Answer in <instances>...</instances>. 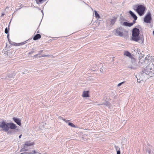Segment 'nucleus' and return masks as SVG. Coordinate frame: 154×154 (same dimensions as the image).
Returning a JSON list of instances; mask_svg holds the SVG:
<instances>
[{
    "label": "nucleus",
    "instance_id": "nucleus-27",
    "mask_svg": "<svg viewBox=\"0 0 154 154\" xmlns=\"http://www.w3.org/2000/svg\"><path fill=\"white\" fill-rule=\"evenodd\" d=\"M34 52V51H31L29 52V54H33Z\"/></svg>",
    "mask_w": 154,
    "mask_h": 154
},
{
    "label": "nucleus",
    "instance_id": "nucleus-37",
    "mask_svg": "<svg viewBox=\"0 0 154 154\" xmlns=\"http://www.w3.org/2000/svg\"><path fill=\"white\" fill-rule=\"evenodd\" d=\"M23 153H22L20 154H22Z\"/></svg>",
    "mask_w": 154,
    "mask_h": 154
},
{
    "label": "nucleus",
    "instance_id": "nucleus-5",
    "mask_svg": "<svg viewBox=\"0 0 154 154\" xmlns=\"http://www.w3.org/2000/svg\"><path fill=\"white\" fill-rule=\"evenodd\" d=\"M145 9L146 8L144 6L140 5L137 7L135 10L140 16H142L144 14Z\"/></svg>",
    "mask_w": 154,
    "mask_h": 154
},
{
    "label": "nucleus",
    "instance_id": "nucleus-29",
    "mask_svg": "<svg viewBox=\"0 0 154 154\" xmlns=\"http://www.w3.org/2000/svg\"><path fill=\"white\" fill-rule=\"evenodd\" d=\"M4 54L6 55H8V52L7 51H5Z\"/></svg>",
    "mask_w": 154,
    "mask_h": 154
},
{
    "label": "nucleus",
    "instance_id": "nucleus-31",
    "mask_svg": "<svg viewBox=\"0 0 154 154\" xmlns=\"http://www.w3.org/2000/svg\"><path fill=\"white\" fill-rule=\"evenodd\" d=\"M43 51L42 50L40 51H39V53H38V54H39L41 52H42Z\"/></svg>",
    "mask_w": 154,
    "mask_h": 154
},
{
    "label": "nucleus",
    "instance_id": "nucleus-8",
    "mask_svg": "<svg viewBox=\"0 0 154 154\" xmlns=\"http://www.w3.org/2000/svg\"><path fill=\"white\" fill-rule=\"evenodd\" d=\"M139 35L140 30L139 29L137 28H134L132 32V35Z\"/></svg>",
    "mask_w": 154,
    "mask_h": 154
},
{
    "label": "nucleus",
    "instance_id": "nucleus-17",
    "mask_svg": "<svg viewBox=\"0 0 154 154\" xmlns=\"http://www.w3.org/2000/svg\"><path fill=\"white\" fill-rule=\"evenodd\" d=\"M34 144V143L33 142L31 143L30 141H27L25 143V145L27 146H32Z\"/></svg>",
    "mask_w": 154,
    "mask_h": 154
},
{
    "label": "nucleus",
    "instance_id": "nucleus-35",
    "mask_svg": "<svg viewBox=\"0 0 154 154\" xmlns=\"http://www.w3.org/2000/svg\"><path fill=\"white\" fill-rule=\"evenodd\" d=\"M38 54H36V55H35L34 56V57H36L37 56H38Z\"/></svg>",
    "mask_w": 154,
    "mask_h": 154
},
{
    "label": "nucleus",
    "instance_id": "nucleus-18",
    "mask_svg": "<svg viewBox=\"0 0 154 154\" xmlns=\"http://www.w3.org/2000/svg\"><path fill=\"white\" fill-rule=\"evenodd\" d=\"M9 31V29L7 27H6L5 29V32L6 34H8V35H7V38L8 39V41H9V34H8Z\"/></svg>",
    "mask_w": 154,
    "mask_h": 154
},
{
    "label": "nucleus",
    "instance_id": "nucleus-34",
    "mask_svg": "<svg viewBox=\"0 0 154 154\" xmlns=\"http://www.w3.org/2000/svg\"><path fill=\"white\" fill-rule=\"evenodd\" d=\"M22 136V134L20 135L19 136V138H21V136Z\"/></svg>",
    "mask_w": 154,
    "mask_h": 154
},
{
    "label": "nucleus",
    "instance_id": "nucleus-28",
    "mask_svg": "<svg viewBox=\"0 0 154 154\" xmlns=\"http://www.w3.org/2000/svg\"><path fill=\"white\" fill-rule=\"evenodd\" d=\"M123 83V82H122L121 83H119L118 85V86H120V85H121Z\"/></svg>",
    "mask_w": 154,
    "mask_h": 154
},
{
    "label": "nucleus",
    "instance_id": "nucleus-13",
    "mask_svg": "<svg viewBox=\"0 0 154 154\" xmlns=\"http://www.w3.org/2000/svg\"><path fill=\"white\" fill-rule=\"evenodd\" d=\"M132 23H128L127 22H124L122 23V25L125 26L131 27L132 26Z\"/></svg>",
    "mask_w": 154,
    "mask_h": 154
},
{
    "label": "nucleus",
    "instance_id": "nucleus-2",
    "mask_svg": "<svg viewBox=\"0 0 154 154\" xmlns=\"http://www.w3.org/2000/svg\"><path fill=\"white\" fill-rule=\"evenodd\" d=\"M140 57V56L139 61L137 62L134 58H131L132 64L128 66V67L131 69L134 70L139 67L141 65L140 64H142L144 62L143 60H141L142 57Z\"/></svg>",
    "mask_w": 154,
    "mask_h": 154
},
{
    "label": "nucleus",
    "instance_id": "nucleus-10",
    "mask_svg": "<svg viewBox=\"0 0 154 154\" xmlns=\"http://www.w3.org/2000/svg\"><path fill=\"white\" fill-rule=\"evenodd\" d=\"M8 125L10 128L12 129H16L17 127L16 125L13 123H8Z\"/></svg>",
    "mask_w": 154,
    "mask_h": 154
},
{
    "label": "nucleus",
    "instance_id": "nucleus-36",
    "mask_svg": "<svg viewBox=\"0 0 154 154\" xmlns=\"http://www.w3.org/2000/svg\"><path fill=\"white\" fill-rule=\"evenodd\" d=\"M153 35H154V31H153Z\"/></svg>",
    "mask_w": 154,
    "mask_h": 154
},
{
    "label": "nucleus",
    "instance_id": "nucleus-3",
    "mask_svg": "<svg viewBox=\"0 0 154 154\" xmlns=\"http://www.w3.org/2000/svg\"><path fill=\"white\" fill-rule=\"evenodd\" d=\"M131 40L134 41L138 42L142 44L143 42L144 38L143 35H132Z\"/></svg>",
    "mask_w": 154,
    "mask_h": 154
},
{
    "label": "nucleus",
    "instance_id": "nucleus-32",
    "mask_svg": "<svg viewBox=\"0 0 154 154\" xmlns=\"http://www.w3.org/2000/svg\"><path fill=\"white\" fill-rule=\"evenodd\" d=\"M20 44L21 45H24L25 44V43H24V42H22V43H20Z\"/></svg>",
    "mask_w": 154,
    "mask_h": 154
},
{
    "label": "nucleus",
    "instance_id": "nucleus-16",
    "mask_svg": "<svg viewBox=\"0 0 154 154\" xmlns=\"http://www.w3.org/2000/svg\"><path fill=\"white\" fill-rule=\"evenodd\" d=\"M88 91H84L83 92L82 96L84 97H89Z\"/></svg>",
    "mask_w": 154,
    "mask_h": 154
},
{
    "label": "nucleus",
    "instance_id": "nucleus-6",
    "mask_svg": "<svg viewBox=\"0 0 154 154\" xmlns=\"http://www.w3.org/2000/svg\"><path fill=\"white\" fill-rule=\"evenodd\" d=\"M0 128H2L3 131H8L9 130L8 123L6 124L4 121L0 122Z\"/></svg>",
    "mask_w": 154,
    "mask_h": 154
},
{
    "label": "nucleus",
    "instance_id": "nucleus-26",
    "mask_svg": "<svg viewBox=\"0 0 154 154\" xmlns=\"http://www.w3.org/2000/svg\"><path fill=\"white\" fill-rule=\"evenodd\" d=\"M121 152L120 150L117 151V154H120Z\"/></svg>",
    "mask_w": 154,
    "mask_h": 154
},
{
    "label": "nucleus",
    "instance_id": "nucleus-7",
    "mask_svg": "<svg viewBox=\"0 0 154 154\" xmlns=\"http://www.w3.org/2000/svg\"><path fill=\"white\" fill-rule=\"evenodd\" d=\"M152 20L151 15L150 12L147 13L144 18V21L147 23H150Z\"/></svg>",
    "mask_w": 154,
    "mask_h": 154
},
{
    "label": "nucleus",
    "instance_id": "nucleus-21",
    "mask_svg": "<svg viewBox=\"0 0 154 154\" xmlns=\"http://www.w3.org/2000/svg\"><path fill=\"white\" fill-rule=\"evenodd\" d=\"M37 4H39V3L41 2L44 0H36Z\"/></svg>",
    "mask_w": 154,
    "mask_h": 154
},
{
    "label": "nucleus",
    "instance_id": "nucleus-4",
    "mask_svg": "<svg viewBox=\"0 0 154 154\" xmlns=\"http://www.w3.org/2000/svg\"><path fill=\"white\" fill-rule=\"evenodd\" d=\"M125 30L121 26L114 30L113 32L114 34L116 36L122 37L123 36V32Z\"/></svg>",
    "mask_w": 154,
    "mask_h": 154
},
{
    "label": "nucleus",
    "instance_id": "nucleus-9",
    "mask_svg": "<svg viewBox=\"0 0 154 154\" xmlns=\"http://www.w3.org/2000/svg\"><path fill=\"white\" fill-rule=\"evenodd\" d=\"M13 119L14 121L19 126L21 125V120L20 119L14 117L13 118Z\"/></svg>",
    "mask_w": 154,
    "mask_h": 154
},
{
    "label": "nucleus",
    "instance_id": "nucleus-24",
    "mask_svg": "<svg viewBox=\"0 0 154 154\" xmlns=\"http://www.w3.org/2000/svg\"><path fill=\"white\" fill-rule=\"evenodd\" d=\"M36 152V151L35 150H33L32 151V152H31L29 153V154H35Z\"/></svg>",
    "mask_w": 154,
    "mask_h": 154
},
{
    "label": "nucleus",
    "instance_id": "nucleus-15",
    "mask_svg": "<svg viewBox=\"0 0 154 154\" xmlns=\"http://www.w3.org/2000/svg\"><path fill=\"white\" fill-rule=\"evenodd\" d=\"M41 38V35L39 34H37L33 38V40L35 41Z\"/></svg>",
    "mask_w": 154,
    "mask_h": 154
},
{
    "label": "nucleus",
    "instance_id": "nucleus-11",
    "mask_svg": "<svg viewBox=\"0 0 154 154\" xmlns=\"http://www.w3.org/2000/svg\"><path fill=\"white\" fill-rule=\"evenodd\" d=\"M116 19L117 17H114L111 19L110 25L111 26H112L114 24L116 21Z\"/></svg>",
    "mask_w": 154,
    "mask_h": 154
},
{
    "label": "nucleus",
    "instance_id": "nucleus-30",
    "mask_svg": "<svg viewBox=\"0 0 154 154\" xmlns=\"http://www.w3.org/2000/svg\"><path fill=\"white\" fill-rule=\"evenodd\" d=\"M5 15V14L4 13H2L1 16H3Z\"/></svg>",
    "mask_w": 154,
    "mask_h": 154
},
{
    "label": "nucleus",
    "instance_id": "nucleus-20",
    "mask_svg": "<svg viewBox=\"0 0 154 154\" xmlns=\"http://www.w3.org/2000/svg\"><path fill=\"white\" fill-rule=\"evenodd\" d=\"M68 125L69 126H70L72 127H73L74 128H76V126L73 123H71V122L69 123L68 124Z\"/></svg>",
    "mask_w": 154,
    "mask_h": 154
},
{
    "label": "nucleus",
    "instance_id": "nucleus-22",
    "mask_svg": "<svg viewBox=\"0 0 154 154\" xmlns=\"http://www.w3.org/2000/svg\"><path fill=\"white\" fill-rule=\"evenodd\" d=\"M149 58H150V56H147L146 57H145V60H149Z\"/></svg>",
    "mask_w": 154,
    "mask_h": 154
},
{
    "label": "nucleus",
    "instance_id": "nucleus-23",
    "mask_svg": "<svg viewBox=\"0 0 154 154\" xmlns=\"http://www.w3.org/2000/svg\"><path fill=\"white\" fill-rule=\"evenodd\" d=\"M136 20H135V19H134V20H133V22H132V23H132V25L133 26V24L135 23L136 22H135V21Z\"/></svg>",
    "mask_w": 154,
    "mask_h": 154
},
{
    "label": "nucleus",
    "instance_id": "nucleus-19",
    "mask_svg": "<svg viewBox=\"0 0 154 154\" xmlns=\"http://www.w3.org/2000/svg\"><path fill=\"white\" fill-rule=\"evenodd\" d=\"M94 14L95 15V17L96 18H100V17L99 15L97 13V12L96 11H94Z\"/></svg>",
    "mask_w": 154,
    "mask_h": 154
},
{
    "label": "nucleus",
    "instance_id": "nucleus-25",
    "mask_svg": "<svg viewBox=\"0 0 154 154\" xmlns=\"http://www.w3.org/2000/svg\"><path fill=\"white\" fill-rule=\"evenodd\" d=\"M63 121H65L66 123H67L69 121V120H66V119H63Z\"/></svg>",
    "mask_w": 154,
    "mask_h": 154
},
{
    "label": "nucleus",
    "instance_id": "nucleus-33",
    "mask_svg": "<svg viewBox=\"0 0 154 154\" xmlns=\"http://www.w3.org/2000/svg\"><path fill=\"white\" fill-rule=\"evenodd\" d=\"M43 57H46V56H48V55H43L42 56Z\"/></svg>",
    "mask_w": 154,
    "mask_h": 154
},
{
    "label": "nucleus",
    "instance_id": "nucleus-12",
    "mask_svg": "<svg viewBox=\"0 0 154 154\" xmlns=\"http://www.w3.org/2000/svg\"><path fill=\"white\" fill-rule=\"evenodd\" d=\"M129 13L134 19H135V20H137V17L132 11H129Z\"/></svg>",
    "mask_w": 154,
    "mask_h": 154
},
{
    "label": "nucleus",
    "instance_id": "nucleus-14",
    "mask_svg": "<svg viewBox=\"0 0 154 154\" xmlns=\"http://www.w3.org/2000/svg\"><path fill=\"white\" fill-rule=\"evenodd\" d=\"M124 55L129 57L130 58L132 57V56L131 53L127 51H125L124 52Z\"/></svg>",
    "mask_w": 154,
    "mask_h": 154
},
{
    "label": "nucleus",
    "instance_id": "nucleus-1",
    "mask_svg": "<svg viewBox=\"0 0 154 154\" xmlns=\"http://www.w3.org/2000/svg\"><path fill=\"white\" fill-rule=\"evenodd\" d=\"M139 76V78H137V82L139 83L146 81L149 78L154 77V60L143 69Z\"/></svg>",
    "mask_w": 154,
    "mask_h": 154
}]
</instances>
